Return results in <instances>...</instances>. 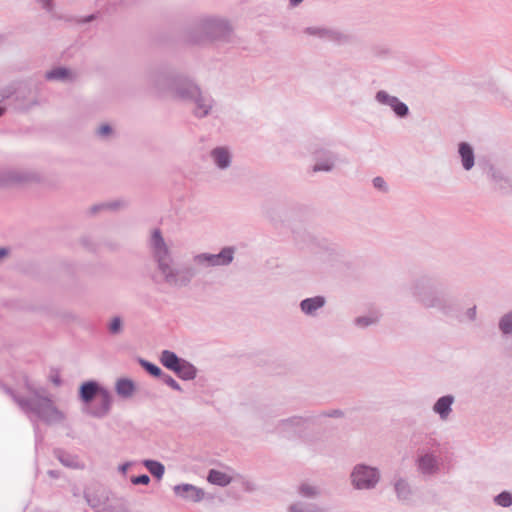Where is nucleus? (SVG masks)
Segmentation results:
<instances>
[{
	"instance_id": "nucleus-1",
	"label": "nucleus",
	"mask_w": 512,
	"mask_h": 512,
	"mask_svg": "<svg viewBox=\"0 0 512 512\" xmlns=\"http://www.w3.org/2000/svg\"><path fill=\"white\" fill-rule=\"evenodd\" d=\"M148 247L156 263L155 281L175 289L188 287L196 276L208 268L230 265L236 253L235 247L226 246L217 254L197 253L191 257L190 261L177 264L160 229L152 231Z\"/></svg>"
},
{
	"instance_id": "nucleus-2",
	"label": "nucleus",
	"mask_w": 512,
	"mask_h": 512,
	"mask_svg": "<svg viewBox=\"0 0 512 512\" xmlns=\"http://www.w3.org/2000/svg\"><path fill=\"white\" fill-rule=\"evenodd\" d=\"M408 292L422 309L436 312L458 324H469L477 320V306L473 304L463 309L451 287L436 274L423 273L416 276L409 283Z\"/></svg>"
},
{
	"instance_id": "nucleus-3",
	"label": "nucleus",
	"mask_w": 512,
	"mask_h": 512,
	"mask_svg": "<svg viewBox=\"0 0 512 512\" xmlns=\"http://www.w3.org/2000/svg\"><path fill=\"white\" fill-rule=\"evenodd\" d=\"M145 82L153 93H169L174 99L186 103L201 89L194 79L168 65L148 70Z\"/></svg>"
},
{
	"instance_id": "nucleus-4",
	"label": "nucleus",
	"mask_w": 512,
	"mask_h": 512,
	"mask_svg": "<svg viewBox=\"0 0 512 512\" xmlns=\"http://www.w3.org/2000/svg\"><path fill=\"white\" fill-rule=\"evenodd\" d=\"M186 33L187 40L194 44L204 41L220 45L235 44L237 42L234 29L229 21L216 16L197 18Z\"/></svg>"
},
{
	"instance_id": "nucleus-5",
	"label": "nucleus",
	"mask_w": 512,
	"mask_h": 512,
	"mask_svg": "<svg viewBox=\"0 0 512 512\" xmlns=\"http://www.w3.org/2000/svg\"><path fill=\"white\" fill-rule=\"evenodd\" d=\"M28 391L29 397H21L14 394L11 389H6V392L13 397L22 411L26 414H34L45 424H60L65 420V414L56 407L44 388L28 386Z\"/></svg>"
},
{
	"instance_id": "nucleus-6",
	"label": "nucleus",
	"mask_w": 512,
	"mask_h": 512,
	"mask_svg": "<svg viewBox=\"0 0 512 512\" xmlns=\"http://www.w3.org/2000/svg\"><path fill=\"white\" fill-rule=\"evenodd\" d=\"M380 479V470L364 463L356 464L350 473L351 485L356 490H373Z\"/></svg>"
},
{
	"instance_id": "nucleus-7",
	"label": "nucleus",
	"mask_w": 512,
	"mask_h": 512,
	"mask_svg": "<svg viewBox=\"0 0 512 512\" xmlns=\"http://www.w3.org/2000/svg\"><path fill=\"white\" fill-rule=\"evenodd\" d=\"M187 103L192 104L191 112L197 119L210 116L216 107L214 97L210 93L203 91L202 88Z\"/></svg>"
},
{
	"instance_id": "nucleus-8",
	"label": "nucleus",
	"mask_w": 512,
	"mask_h": 512,
	"mask_svg": "<svg viewBox=\"0 0 512 512\" xmlns=\"http://www.w3.org/2000/svg\"><path fill=\"white\" fill-rule=\"evenodd\" d=\"M111 495V491L102 485H94L84 491L86 503L93 509L101 506L105 508L113 499Z\"/></svg>"
},
{
	"instance_id": "nucleus-9",
	"label": "nucleus",
	"mask_w": 512,
	"mask_h": 512,
	"mask_svg": "<svg viewBox=\"0 0 512 512\" xmlns=\"http://www.w3.org/2000/svg\"><path fill=\"white\" fill-rule=\"evenodd\" d=\"M304 33L308 36H312L320 40L335 42L339 44L346 43L348 41V35L337 29L325 26H310L305 28Z\"/></svg>"
},
{
	"instance_id": "nucleus-10",
	"label": "nucleus",
	"mask_w": 512,
	"mask_h": 512,
	"mask_svg": "<svg viewBox=\"0 0 512 512\" xmlns=\"http://www.w3.org/2000/svg\"><path fill=\"white\" fill-rule=\"evenodd\" d=\"M375 101L380 105L390 107L399 118H405L409 115V107L398 97L390 95L385 90H379L376 92Z\"/></svg>"
},
{
	"instance_id": "nucleus-11",
	"label": "nucleus",
	"mask_w": 512,
	"mask_h": 512,
	"mask_svg": "<svg viewBox=\"0 0 512 512\" xmlns=\"http://www.w3.org/2000/svg\"><path fill=\"white\" fill-rule=\"evenodd\" d=\"M213 166L219 171H227L233 164V151L229 146H216L209 152Z\"/></svg>"
},
{
	"instance_id": "nucleus-12",
	"label": "nucleus",
	"mask_w": 512,
	"mask_h": 512,
	"mask_svg": "<svg viewBox=\"0 0 512 512\" xmlns=\"http://www.w3.org/2000/svg\"><path fill=\"white\" fill-rule=\"evenodd\" d=\"M37 180L29 171L19 169H0V186L28 183Z\"/></svg>"
},
{
	"instance_id": "nucleus-13",
	"label": "nucleus",
	"mask_w": 512,
	"mask_h": 512,
	"mask_svg": "<svg viewBox=\"0 0 512 512\" xmlns=\"http://www.w3.org/2000/svg\"><path fill=\"white\" fill-rule=\"evenodd\" d=\"M309 419L302 416H292L278 421L275 432L288 436L303 431Z\"/></svg>"
},
{
	"instance_id": "nucleus-14",
	"label": "nucleus",
	"mask_w": 512,
	"mask_h": 512,
	"mask_svg": "<svg viewBox=\"0 0 512 512\" xmlns=\"http://www.w3.org/2000/svg\"><path fill=\"white\" fill-rule=\"evenodd\" d=\"M455 403V396L446 394L439 397L432 406V411L436 414L442 422L450 419L453 412V405Z\"/></svg>"
},
{
	"instance_id": "nucleus-15",
	"label": "nucleus",
	"mask_w": 512,
	"mask_h": 512,
	"mask_svg": "<svg viewBox=\"0 0 512 512\" xmlns=\"http://www.w3.org/2000/svg\"><path fill=\"white\" fill-rule=\"evenodd\" d=\"M77 78L76 71L64 66L54 67L45 73V79L53 82L73 83Z\"/></svg>"
},
{
	"instance_id": "nucleus-16",
	"label": "nucleus",
	"mask_w": 512,
	"mask_h": 512,
	"mask_svg": "<svg viewBox=\"0 0 512 512\" xmlns=\"http://www.w3.org/2000/svg\"><path fill=\"white\" fill-rule=\"evenodd\" d=\"M173 491L176 496L192 502H200L205 495L203 489L198 488L192 484H178L175 485Z\"/></svg>"
},
{
	"instance_id": "nucleus-17",
	"label": "nucleus",
	"mask_w": 512,
	"mask_h": 512,
	"mask_svg": "<svg viewBox=\"0 0 512 512\" xmlns=\"http://www.w3.org/2000/svg\"><path fill=\"white\" fill-rule=\"evenodd\" d=\"M112 401L111 393L108 390H103L99 395V404L88 409L87 413L94 418H104L111 410Z\"/></svg>"
},
{
	"instance_id": "nucleus-18",
	"label": "nucleus",
	"mask_w": 512,
	"mask_h": 512,
	"mask_svg": "<svg viewBox=\"0 0 512 512\" xmlns=\"http://www.w3.org/2000/svg\"><path fill=\"white\" fill-rule=\"evenodd\" d=\"M416 465L418 471L423 475H434L439 470L438 459L431 452L419 456L416 460Z\"/></svg>"
},
{
	"instance_id": "nucleus-19",
	"label": "nucleus",
	"mask_w": 512,
	"mask_h": 512,
	"mask_svg": "<svg viewBox=\"0 0 512 512\" xmlns=\"http://www.w3.org/2000/svg\"><path fill=\"white\" fill-rule=\"evenodd\" d=\"M337 157L331 151L321 150L316 152V163L313 167L314 172H330L335 167Z\"/></svg>"
},
{
	"instance_id": "nucleus-20",
	"label": "nucleus",
	"mask_w": 512,
	"mask_h": 512,
	"mask_svg": "<svg viewBox=\"0 0 512 512\" xmlns=\"http://www.w3.org/2000/svg\"><path fill=\"white\" fill-rule=\"evenodd\" d=\"M326 304V299L324 296H314L310 298L303 299L300 304V310L303 314L309 317H315L317 315L318 310L322 309Z\"/></svg>"
},
{
	"instance_id": "nucleus-21",
	"label": "nucleus",
	"mask_w": 512,
	"mask_h": 512,
	"mask_svg": "<svg viewBox=\"0 0 512 512\" xmlns=\"http://www.w3.org/2000/svg\"><path fill=\"white\" fill-rule=\"evenodd\" d=\"M393 487L399 501L404 503L412 501L413 490L407 479L401 476H395L393 479Z\"/></svg>"
},
{
	"instance_id": "nucleus-22",
	"label": "nucleus",
	"mask_w": 512,
	"mask_h": 512,
	"mask_svg": "<svg viewBox=\"0 0 512 512\" xmlns=\"http://www.w3.org/2000/svg\"><path fill=\"white\" fill-rule=\"evenodd\" d=\"M297 495L301 498L300 500H315L322 496V488L314 483L302 482L297 486Z\"/></svg>"
},
{
	"instance_id": "nucleus-23",
	"label": "nucleus",
	"mask_w": 512,
	"mask_h": 512,
	"mask_svg": "<svg viewBox=\"0 0 512 512\" xmlns=\"http://www.w3.org/2000/svg\"><path fill=\"white\" fill-rule=\"evenodd\" d=\"M105 390L102 388L98 382L94 380L84 382L79 388V397L80 399L88 404L90 403L97 395H100L101 391Z\"/></svg>"
},
{
	"instance_id": "nucleus-24",
	"label": "nucleus",
	"mask_w": 512,
	"mask_h": 512,
	"mask_svg": "<svg viewBox=\"0 0 512 512\" xmlns=\"http://www.w3.org/2000/svg\"><path fill=\"white\" fill-rule=\"evenodd\" d=\"M498 330L503 339L510 340L508 352L512 358V310L504 313L498 320Z\"/></svg>"
},
{
	"instance_id": "nucleus-25",
	"label": "nucleus",
	"mask_w": 512,
	"mask_h": 512,
	"mask_svg": "<svg viewBox=\"0 0 512 512\" xmlns=\"http://www.w3.org/2000/svg\"><path fill=\"white\" fill-rule=\"evenodd\" d=\"M458 154L463 169L466 171L471 170L475 164V154L473 147L467 142H460L458 144Z\"/></svg>"
},
{
	"instance_id": "nucleus-26",
	"label": "nucleus",
	"mask_w": 512,
	"mask_h": 512,
	"mask_svg": "<svg viewBox=\"0 0 512 512\" xmlns=\"http://www.w3.org/2000/svg\"><path fill=\"white\" fill-rule=\"evenodd\" d=\"M287 512H328V510L315 502L296 500L288 506Z\"/></svg>"
},
{
	"instance_id": "nucleus-27",
	"label": "nucleus",
	"mask_w": 512,
	"mask_h": 512,
	"mask_svg": "<svg viewBox=\"0 0 512 512\" xmlns=\"http://www.w3.org/2000/svg\"><path fill=\"white\" fill-rule=\"evenodd\" d=\"M183 360V358H180L175 352L170 350H163L160 354L161 364L173 372L181 365Z\"/></svg>"
},
{
	"instance_id": "nucleus-28",
	"label": "nucleus",
	"mask_w": 512,
	"mask_h": 512,
	"mask_svg": "<svg viewBox=\"0 0 512 512\" xmlns=\"http://www.w3.org/2000/svg\"><path fill=\"white\" fill-rule=\"evenodd\" d=\"M174 373L182 380L190 381L196 378L197 368L192 363L184 359Z\"/></svg>"
},
{
	"instance_id": "nucleus-29",
	"label": "nucleus",
	"mask_w": 512,
	"mask_h": 512,
	"mask_svg": "<svg viewBox=\"0 0 512 512\" xmlns=\"http://www.w3.org/2000/svg\"><path fill=\"white\" fill-rule=\"evenodd\" d=\"M207 480L214 485L225 487L231 482V477L219 470L211 469L208 473Z\"/></svg>"
},
{
	"instance_id": "nucleus-30",
	"label": "nucleus",
	"mask_w": 512,
	"mask_h": 512,
	"mask_svg": "<svg viewBox=\"0 0 512 512\" xmlns=\"http://www.w3.org/2000/svg\"><path fill=\"white\" fill-rule=\"evenodd\" d=\"M488 174L497 188L501 190H506L509 188V180L501 170L490 167Z\"/></svg>"
},
{
	"instance_id": "nucleus-31",
	"label": "nucleus",
	"mask_w": 512,
	"mask_h": 512,
	"mask_svg": "<svg viewBox=\"0 0 512 512\" xmlns=\"http://www.w3.org/2000/svg\"><path fill=\"white\" fill-rule=\"evenodd\" d=\"M115 388H116V392L118 395H120L124 398H128V397L132 396V394L135 390V385L132 380L123 378V379H119L116 382Z\"/></svg>"
},
{
	"instance_id": "nucleus-32",
	"label": "nucleus",
	"mask_w": 512,
	"mask_h": 512,
	"mask_svg": "<svg viewBox=\"0 0 512 512\" xmlns=\"http://www.w3.org/2000/svg\"><path fill=\"white\" fill-rule=\"evenodd\" d=\"M95 136L102 141H109L115 136V130L109 123H101L95 128Z\"/></svg>"
},
{
	"instance_id": "nucleus-33",
	"label": "nucleus",
	"mask_w": 512,
	"mask_h": 512,
	"mask_svg": "<svg viewBox=\"0 0 512 512\" xmlns=\"http://www.w3.org/2000/svg\"><path fill=\"white\" fill-rule=\"evenodd\" d=\"M143 465L157 479H161L165 473V467L159 461L146 459L143 461Z\"/></svg>"
},
{
	"instance_id": "nucleus-34",
	"label": "nucleus",
	"mask_w": 512,
	"mask_h": 512,
	"mask_svg": "<svg viewBox=\"0 0 512 512\" xmlns=\"http://www.w3.org/2000/svg\"><path fill=\"white\" fill-rule=\"evenodd\" d=\"M106 512H130L127 504L123 499L113 498L105 507Z\"/></svg>"
},
{
	"instance_id": "nucleus-35",
	"label": "nucleus",
	"mask_w": 512,
	"mask_h": 512,
	"mask_svg": "<svg viewBox=\"0 0 512 512\" xmlns=\"http://www.w3.org/2000/svg\"><path fill=\"white\" fill-rule=\"evenodd\" d=\"M56 456L58 458V460L66 467H70V468H76L78 467V461H77V458L70 455V454H67L63 451H57L56 452Z\"/></svg>"
},
{
	"instance_id": "nucleus-36",
	"label": "nucleus",
	"mask_w": 512,
	"mask_h": 512,
	"mask_svg": "<svg viewBox=\"0 0 512 512\" xmlns=\"http://www.w3.org/2000/svg\"><path fill=\"white\" fill-rule=\"evenodd\" d=\"M139 364L141 365V367L143 369H145V371L147 373H149L150 375L154 376V377H161L163 372L161 370L160 367H158L157 365L145 360V359H142L140 358L139 359Z\"/></svg>"
},
{
	"instance_id": "nucleus-37",
	"label": "nucleus",
	"mask_w": 512,
	"mask_h": 512,
	"mask_svg": "<svg viewBox=\"0 0 512 512\" xmlns=\"http://www.w3.org/2000/svg\"><path fill=\"white\" fill-rule=\"evenodd\" d=\"M494 502L504 508L512 505V494L508 491H503L494 497Z\"/></svg>"
},
{
	"instance_id": "nucleus-38",
	"label": "nucleus",
	"mask_w": 512,
	"mask_h": 512,
	"mask_svg": "<svg viewBox=\"0 0 512 512\" xmlns=\"http://www.w3.org/2000/svg\"><path fill=\"white\" fill-rule=\"evenodd\" d=\"M108 330L112 335H118L123 330V320L120 316H115L111 319Z\"/></svg>"
},
{
	"instance_id": "nucleus-39",
	"label": "nucleus",
	"mask_w": 512,
	"mask_h": 512,
	"mask_svg": "<svg viewBox=\"0 0 512 512\" xmlns=\"http://www.w3.org/2000/svg\"><path fill=\"white\" fill-rule=\"evenodd\" d=\"M377 321L378 318L375 316H359L355 318L354 324L359 328H366L368 326L376 324Z\"/></svg>"
},
{
	"instance_id": "nucleus-40",
	"label": "nucleus",
	"mask_w": 512,
	"mask_h": 512,
	"mask_svg": "<svg viewBox=\"0 0 512 512\" xmlns=\"http://www.w3.org/2000/svg\"><path fill=\"white\" fill-rule=\"evenodd\" d=\"M160 378L170 388H172L176 391H179V392L182 391L181 386L178 384V382L172 376L163 373Z\"/></svg>"
},
{
	"instance_id": "nucleus-41",
	"label": "nucleus",
	"mask_w": 512,
	"mask_h": 512,
	"mask_svg": "<svg viewBox=\"0 0 512 512\" xmlns=\"http://www.w3.org/2000/svg\"><path fill=\"white\" fill-rule=\"evenodd\" d=\"M373 187L381 192H387L388 186L384 178L377 176L372 180Z\"/></svg>"
},
{
	"instance_id": "nucleus-42",
	"label": "nucleus",
	"mask_w": 512,
	"mask_h": 512,
	"mask_svg": "<svg viewBox=\"0 0 512 512\" xmlns=\"http://www.w3.org/2000/svg\"><path fill=\"white\" fill-rule=\"evenodd\" d=\"M37 4L50 14H54V0H36Z\"/></svg>"
},
{
	"instance_id": "nucleus-43",
	"label": "nucleus",
	"mask_w": 512,
	"mask_h": 512,
	"mask_svg": "<svg viewBox=\"0 0 512 512\" xmlns=\"http://www.w3.org/2000/svg\"><path fill=\"white\" fill-rule=\"evenodd\" d=\"M131 482L134 485H148L150 483V477L147 474L132 476Z\"/></svg>"
},
{
	"instance_id": "nucleus-44",
	"label": "nucleus",
	"mask_w": 512,
	"mask_h": 512,
	"mask_svg": "<svg viewBox=\"0 0 512 512\" xmlns=\"http://www.w3.org/2000/svg\"><path fill=\"white\" fill-rule=\"evenodd\" d=\"M326 253L334 261L338 260L340 258V256H341L340 251L338 249H336V248H329V249H327Z\"/></svg>"
},
{
	"instance_id": "nucleus-45",
	"label": "nucleus",
	"mask_w": 512,
	"mask_h": 512,
	"mask_svg": "<svg viewBox=\"0 0 512 512\" xmlns=\"http://www.w3.org/2000/svg\"><path fill=\"white\" fill-rule=\"evenodd\" d=\"M243 489L247 492H253L256 490V485H255V483H253L251 481H244Z\"/></svg>"
},
{
	"instance_id": "nucleus-46",
	"label": "nucleus",
	"mask_w": 512,
	"mask_h": 512,
	"mask_svg": "<svg viewBox=\"0 0 512 512\" xmlns=\"http://www.w3.org/2000/svg\"><path fill=\"white\" fill-rule=\"evenodd\" d=\"M102 209H105V204H96L89 209V212L90 214H96L98 211Z\"/></svg>"
},
{
	"instance_id": "nucleus-47",
	"label": "nucleus",
	"mask_w": 512,
	"mask_h": 512,
	"mask_svg": "<svg viewBox=\"0 0 512 512\" xmlns=\"http://www.w3.org/2000/svg\"><path fill=\"white\" fill-rule=\"evenodd\" d=\"M326 416L334 417V418H339V417L343 416V412L341 410L336 409V410H332V411L328 412L326 414Z\"/></svg>"
},
{
	"instance_id": "nucleus-48",
	"label": "nucleus",
	"mask_w": 512,
	"mask_h": 512,
	"mask_svg": "<svg viewBox=\"0 0 512 512\" xmlns=\"http://www.w3.org/2000/svg\"><path fill=\"white\" fill-rule=\"evenodd\" d=\"M132 465L131 462H125L123 464H121L119 467H118V470L122 473V474H126L127 470L129 469V467Z\"/></svg>"
},
{
	"instance_id": "nucleus-49",
	"label": "nucleus",
	"mask_w": 512,
	"mask_h": 512,
	"mask_svg": "<svg viewBox=\"0 0 512 512\" xmlns=\"http://www.w3.org/2000/svg\"><path fill=\"white\" fill-rule=\"evenodd\" d=\"M95 18H96V15L91 14V15L81 18L78 22L79 23H89V22L93 21Z\"/></svg>"
},
{
	"instance_id": "nucleus-50",
	"label": "nucleus",
	"mask_w": 512,
	"mask_h": 512,
	"mask_svg": "<svg viewBox=\"0 0 512 512\" xmlns=\"http://www.w3.org/2000/svg\"><path fill=\"white\" fill-rule=\"evenodd\" d=\"M121 203L118 202V201H114V202H110V203H107L105 204V208H109V209H117L118 207H120Z\"/></svg>"
},
{
	"instance_id": "nucleus-51",
	"label": "nucleus",
	"mask_w": 512,
	"mask_h": 512,
	"mask_svg": "<svg viewBox=\"0 0 512 512\" xmlns=\"http://www.w3.org/2000/svg\"><path fill=\"white\" fill-rule=\"evenodd\" d=\"M81 243L83 246L87 247L88 249H93L94 245L89 242L88 238H82Z\"/></svg>"
},
{
	"instance_id": "nucleus-52",
	"label": "nucleus",
	"mask_w": 512,
	"mask_h": 512,
	"mask_svg": "<svg viewBox=\"0 0 512 512\" xmlns=\"http://www.w3.org/2000/svg\"><path fill=\"white\" fill-rule=\"evenodd\" d=\"M9 249L7 248H0V262L8 255Z\"/></svg>"
},
{
	"instance_id": "nucleus-53",
	"label": "nucleus",
	"mask_w": 512,
	"mask_h": 512,
	"mask_svg": "<svg viewBox=\"0 0 512 512\" xmlns=\"http://www.w3.org/2000/svg\"><path fill=\"white\" fill-rule=\"evenodd\" d=\"M51 381L53 382L54 385L56 386H59L61 384V379H60V376L59 375H54L51 377Z\"/></svg>"
},
{
	"instance_id": "nucleus-54",
	"label": "nucleus",
	"mask_w": 512,
	"mask_h": 512,
	"mask_svg": "<svg viewBox=\"0 0 512 512\" xmlns=\"http://www.w3.org/2000/svg\"><path fill=\"white\" fill-rule=\"evenodd\" d=\"M304 0H289L290 7H298Z\"/></svg>"
},
{
	"instance_id": "nucleus-55",
	"label": "nucleus",
	"mask_w": 512,
	"mask_h": 512,
	"mask_svg": "<svg viewBox=\"0 0 512 512\" xmlns=\"http://www.w3.org/2000/svg\"><path fill=\"white\" fill-rule=\"evenodd\" d=\"M497 97L499 98L500 101L503 102V104H505L507 106L511 105L510 103H508V99L504 96L503 93L499 94Z\"/></svg>"
},
{
	"instance_id": "nucleus-56",
	"label": "nucleus",
	"mask_w": 512,
	"mask_h": 512,
	"mask_svg": "<svg viewBox=\"0 0 512 512\" xmlns=\"http://www.w3.org/2000/svg\"><path fill=\"white\" fill-rule=\"evenodd\" d=\"M48 474L51 476V477H57V472L54 471V470H50L48 471Z\"/></svg>"
},
{
	"instance_id": "nucleus-57",
	"label": "nucleus",
	"mask_w": 512,
	"mask_h": 512,
	"mask_svg": "<svg viewBox=\"0 0 512 512\" xmlns=\"http://www.w3.org/2000/svg\"><path fill=\"white\" fill-rule=\"evenodd\" d=\"M5 112V108L4 107H0V116H2Z\"/></svg>"
}]
</instances>
